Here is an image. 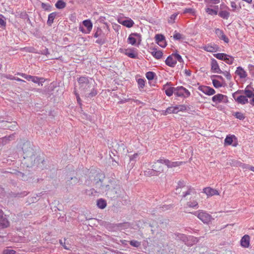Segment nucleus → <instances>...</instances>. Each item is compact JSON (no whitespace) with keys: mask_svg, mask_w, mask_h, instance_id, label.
I'll return each instance as SVG.
<instances>
[{"mask_svg":"<svg viewBox=\"0 0 254 254\" xmlns=\"http://www.w3.org/2000/svg\"><path fill=\"white\" fill-rule=\"evenodd\" d=\"M218 15L220 17L224 19H228L230 16V13L229 10H223L219 11Z\"/></svg>","mask_w":254,"mask_h":254,"instance_id":"nucleus-24","label":"nucleus"},{"mask_svg":"<svg viewBox=\"0 0 254 254\" xmlns=\"http://www.w3.org/2000/svg\"><path fill=\"white\" fill-rule=\"evenodd\" d=\"M138 156V154L136 153H134L133 155H131L129 157V159H130V161L131 162V161H133L134 162H136V160H135V159Z\"/></svg>","mask_w":254,"mask_h":254,"instance_id":"nucleus-61","label":"nucleus"},{"mask_svg":"<svg viewBox=\"0 0 254 254\" xmlns=\"http://www.w3.org/2000/svg\"><path fill=\"white\" fill-rule=\"evenodd\" d=\"M174 235L175 236L176 239L182 241L183 242H185L186 244L187 245H189V244L187 243V241L191 240L193 241L194 242L195 240L196 239V238L193 236H190L188 237L186 235L179 233H175Z\"/></svg>","mask_w":254,"mask_h":254,"instance_id":"nucleus-9","label":"nucleus"},{"mask_svg":"<svg viewBox=\"0 0 254 254\" xmlns=\"http://www.w3.org/2000/svg\"><path fill=\"white\" fill-rule=\"evenodd\" d=\"M234 61V58L231 56L227 55L225 58L224 61L228 64H232Z\"/></svg>","mask_w":254,"mask_h":254,"instance_id":"nucleus-34","label":"nucleus"},{"mask_svg":"<svg viewBox=\"0 0 254 254\" xmlns=\"http://www.w3.org/2000/svg\"><path fill=\"white\" fill-rule=\"evenodd\" d=\"M192 213L204 223L208 224L212 219V216L203 210H198Z\"/></svg>","mask_w":254,"mask_h":254,"instance_id":"nucleus-5","label":"nucleus"},{"mask_svg":"<svg viewBox=\"0 0 254 254\" xmlns=\"http://www.w3.org/2000/svg\"><path fill=\"white\" fill-rule=\"evenodd\" d=\"M79 90L82 96L91 99L98 93L94 80L87 76H82L77 79Z\"/></svg>","mask_w":254,"mask_h":254,"instance_id":"nucleus-1","label":"nucleus"},{"mask_svg":"<svg viewBox=\"0 0 254 254\" xmlns=\"http://www.w3.org/2000/svg\"><path fill=\"white\" fill-rule=\"evenodd\" d=\"M233 98L238 104L244 105L249 102L248 98H247L246 96L243 95H240L236 97H233Z\"/></svg>","mask_w":254,"mask_h":254,"instance_id":"nucleus-16","label":"nucleus"},{"mask_svg":"<svg viewBox=\"0 0 254 254\" xmlns=\"http://www.w3.org/2000/svg\"><path fill=\"white\" fill-rule=\"evenodd\" d=\"M235 74L238 75L240 78H245L247 76V73L244 69L241 66L237 67Z\"/></svg>","mask_w":254,"mask_h":254,"instance_id":"nucleus-18","label":"nucleus"},{"mask_svg":"<svg viewBox=\"0 0 254 254\" xmlns=\"http://www.w3.org/2000/svg\"><path fill=\"white\" fill-rule=\"evenodd\" d=\"M38 54L47 56L50 54L48 49L45 47L44 49L38 52Z\"/></svg>","mask_w":254,"mask_h":254,"instance_id":"nucleus-55","label":"nucleus"},{"mask_svg":"<svg viewBox=\"0 0 254 254\" xmlns=\"http://www.w3.org/2000/svg\"><path fill=\"white\" fill-rule=\"evenodd\" d=\"M122 25L127 27L130 28L134 24V22L131 19L125 20L121 23Z\"/></svg>","mask_w":254,"mask_h":254,"instance_id":"nucleus-30","label":"nucleus"},{"mask_svg":"<svg viewBox=\"0 0 254 254\" xmlns=\"http://www.w3.org/2000/svg\"><path fill=\"white\" fill-rule=\"evenodd\" d=\"M60 243L64 248V249L69 250L70 249V247H68L65 245V242L63 243L62 240H60Z\"/></svg>","mask_w":254,"mask_h":254,"instance_id":"nucleus-64","label":"nucleus"},{"mask_svg":"<svg viewBox=\"0 0 254 254\" xmlns=\"http://www.w3.org/2000/svg\"><path fill=\"white\" fill-rule=\"evenodd\" d=\"M250 237L248 235H244L241 239V245L244 248H248L250 246Z\"/></svg>","mask_w":254,"mask_h":254,"instance_id":"nucleus-19","label":"nucleus"},{"mask_svg":"<svg viewBox=\"0 0 254 254\" xmlns=\"http://www.w3.org/2000/svg\"><path fill=\"white\" fill-rule=\"evenodd\" d=\"M137 84L138 85V88L141 89H143L145 86V80L142 78H139L137 81Z\"/></svg>","mask_w":254,"mask_h":254,"instance_id":"nucleus-38","label":"nucleus"},{"mask_svg":"<svg viewBox=\"0 0 254 254\" xmlns=\"http://www.w3.org/2000/svg\"><path fill=\"white\" fill-rule=\"evenodd\" d=\"M192 194L196 195L194 189L191 187H189L186 191L183 192V197H186L188 195ZM187 205L190 208H197L198 207V202L197 200L195 199V196H194L193 197L191 196L190 198V201H188L187 203Z\"/></svg>","mask_w":254,"mask_h":254,"instance_id":"nucleus-4","label":"nucleus"},{"mask_svg":"<svg viewBox=\"0 0 254 254\" xmlns=\"http://www.w3.org/2000/svg\"><path fill=\"white\" fill-rule=\"evenodd\" d=\"M173 38L176 40H181L185 39V36L175 31L173 35Z\"/></svg>","mask_w":254,"mask_h":254,"instance_id":"nucleus-32","label":"nucleus"},{"mask_svg":"<svg viewBox=\"0 0 254 254\" xmlns=\"http://www.w3.org/2000/svg\"><path fill=\"white\" fill-rule=\"evenodd\" d=\"M171 113H178L175 107H169L168 108L166 109V110L164 111V113L163 114L164 115H167L168 114H171Z\"/></svg>","mask_w":254,"mask_h":254,"instance_id":"nucleus-28","label":"nucleus"},{"mask_svg":"<svg viewBox=\"0 0 254 254\" xmlns=\"http://www.w3.org/2000/svg\"><path fill=\"white\" fill-rule=\"evenodd\" d=\"M242 94H244V90H238L232 94V96L236 97Z\"/></svg>","mask_w":254,"mask_h":254,"instance_id":"nucleus-58","label":"nucleus"},{"mask_svg":"<svg viewBox=\"0 0 254 254\" xmlns=\"http://www.w3.org/2000/svg\"><path fill=\"white\" fill-rule=\"evenodd\" d=\"M230 8L229 7L225 4L224 3H222L220 5V11H223V10H229Z\"/></svg>","mask_w":254,"mask_h":254,"instance_id":"nucleus-57","label":"nucleus"},{"mask_svg":"<svg viewBox=\"0 0 254 254\" xmlns=\"http://www.w3.org/2000/svg\"><path fill=\"white\" fill-rule=\"evenodd\" d=\"M175 91V95L178 97L188 98L190 95V92L182 86L176 87Z\"/></svg>","mask_w":254,"mask_h":254,"instance_id":"nucleus-6","label":"nucleus"},{"mask_svg":"<svg viewBox=\"0 0 254 254\" xmlns=\"http://www.w3.org/2000/svg\"><path fill=\"white\" fill-rule=\"evenodd\" d=\"M31 81L35 83L42 85V83L44 82V78L39 77L36 76H33Z\"/></svg>","mask_w":254,"mask_h":254,"instance_id":"nucleus-31","label":"nucleus"},{"mask_svg":"<svg viewBox=\"0 0 254 254\" xmlns=\"http://www.w3.org/2000/svg\"><path fill=\"white\" fill-rule=\"evenodd\" d=\"M205 11L208 14L213 15H217L218 14L217 10L213 9H211L210 8H207L205 9Z\"/></svg>","mask_w":254,"mask_h":254,"instance_id":"nucleus-41","label":"nucleus"},{"mask_svg":"<svg viewBox=\"0 0 254 254\" xmlns=\"http://www.w3.org/2000/svg\"><path fill=\"white\" fill-rule=\"evenodd\" d=\"M104 177L102 174H97L94 178V184L96 185V190H95L94 189H91L89 191H91V193H88L86 191V193L88 194H94L97 192H100L101 191L104 192V191H106L110 189V186L108 185H103V178Z\"/></svg>","mask_w":254,"mask_h":254,"instance_id":"nucleus-3","label":"nucleus"},{"mask_svg":"<svg viewBox=\"0 0 254 254\" xmlns=\"http://www.w3.org/2000/svg\"><path fill=\"white\" fill-rule=\"evenodd\" d=\"M225 99L227 100V96L221 94H216L213 96L212 98V101L215 103H226V101Z\"/></svg>","mask_w":254,"mask_h":254,"instance_id":"nucleus-14","label":"nucleus"},{"mask_svg":"<svg viewBox=\"0 0 254 254\" xmlns=\"http://www.w3.org/2000/svg\"><path fill=\"white\" fill-rule=\"evenodd\" d=\"M233 116H234L237 119H239L240 120H244L245 119V116L241 112H235L233 114Z\"/></svg>","mask_w":254,"mask_h":254,"instance_id":"nucleus-36","label":"nucleus"},{"mask_svg":"<svg viewBox=\"0 0 254 254\" xmlns=\"http://www.w3.org/2000/svg\"><path fill=\"white\" fill-rule=\"evenodd\" d=\"M2 18L0 17V27L5 29L6 27L5 18L2 15H0Z\"/></svg>","mask_w":254,"mask_h":254,"instance_id":"nucleus-43","label":"nucleus"},{"mask_svg":"<svg viewBox=\"0 0 254 254\" xmlns=\"http://www.w3.org/2000/svg\"><path fill=\"white\" fill-rule=\"evenodd\" d=\"M57 8L62 9L65 7L66 3L62 0H58L55 4Z\"/></svg>","mask_w":254,"mask_h":254,"instance_id":"nucleus-26","label":"nucleus"},{"mask_svg":"<svg viewBox=\"0 0 254 254\" xmlns=\"http://www.w3.org/2000/svg\"><path fill=\"white\" fill-rule=\"evenodd\" d=\"M239 166L241 167V168H242L244 169H249L250 170V168L252 167V166H250L248 164H245V163H240Z\"/></svg>","mask_w":254,"mask_h":254,"instance_id":"nucleus-59","label":"nucleus"},{"mask_svg":"<svg viewBox=\"0 0 254 254\" xmlns=\"http://www.w3.org/2000/svg\"><path fill=\"white\" fill-rule=\"evenodd\" d=\"M22 149L23 152V158L25 160V163L27 164L28 167L38 166L40 163L43 164L44 159L40 156L36 157L33 146L29 142H24L23 144Z\"/></svg>","mask_w":254,"mask_h":254,"instance_id":"nucleus-2","label":"nucleus"},{"mask_svg":"<svg viewBox=\"0 0 254 254\" xmlns=\"http://www.w3.org/2000/svg\"><path fill=\"white\" fill-rule=\"evenodd\" d=\"M214 56L219 60L224 61L225 58L227 56V54L224 53H217L214 54Z\"/></svg>","mask_w":254,"mask_h":254,"instance_id":"nucleus-40","label":"nucleus"},{"mask_svg":"<svg viewBox=\"0 0 254 254\" xmlns=\"http://www.w3.org/2000/svg\"><path fill=\"white\" fill-rule=\"evenodd\" d=\"M185 186V183L183 181H180L178 184V187L176 189V193H180L179 188H184Z\"/></svg>","mask_w":254,"mask_h":254,"instance_id":"nucleus-39","label":"nucleus"},{"mask_svg":"<svg viewBox=\"0 0 254 254\" xmlns=\"http://www.w3.org/2000/svg\"><path fill=\"white\" fill-rule=\"evenodd\" d=\"M245 96L246 98H252L254 96V89L253 90L249 89V86H247L244 90Z\"/></svg>","mask_w":254,"mask_h":254,"instance_id":"nucleus-21","label":"nucleus"},{"mask_svg":"<svg viewBox=\"0 0 254 254\" xmlns=\"http://www.w3.org/2000/svg\"><path fill=\"white\" fill-rule=\"evenodd\" d=\"M0 224L3 227L6 228L9 226V223L6 218H5V217H4L2 216H0Z\"/></svg>","mask_w":254,"mask_h":254,"instance_id":"nucleus-27","label":"nucleus"},{"mask_svg":"<svg viewBox=\"0 0 254 254\" xmlns=\"http://www.w3.org/2000/svg\"><path fill=\"white\" fill-rule=\"evenodd\" d=\"M224 74V75L227 78V79L230 80L231 79V75L230 73L229 72L225 71H222L221 73Z\"/></svg>","mask_w":254,"mask_h":254,"instance_id":"nucleus-60","label":"nucleus"},{"mask_svg":"<svg viewBox=\"0 0 254 254\" xmlns=\"http://www.w3.org/2000/svg\"><path fill=\"white\" fill-rule=\"evenodd\" d=\"M211 79L213 85L215 88H217L223 86V84L219 80H216L215 79H213V78Z\"/></svg>","mask_w":254,"mask_h":254,"instance_id":"nucleus-37","label":"nucleus"},{"mask_svg":"<svg viewBox=\"0 0 254 254\" xmlns=\"http://www.w3.org/2000/svg\"><path fill=\"white\" fill-rule=\"evenodd\" d=\"M183 13L184 14L190 13V14H194L195 13V11H194V9H193V8H188L185 9L184 10Z\"/></svg>","mask_w":254,"mask_h":254,"instance_id":"nucleus-54","label":"nucleus"},{"mask_svg":"<svg viewBox=\"0 0 254 254\" xmlns=\"http://www.w3.org/2000/svg\"><path fill=\"white\" fill-rule=\"evenodd\" d=\"M74 94H75V95L76 96V99H77L78 103L79 104L81 105V99L80 98L79 93H77L76 90H75L74 91Z\"/></svg>","mask_w":254,"mask_h":254,"instance_id":"nucleus-63","label":"nucleus"},{"mask_svg":"<svg viewBox=\"0 0 254 254\" xmlns=\"http://www.w3.org/2000/svg\"><path fill=\"white\" fill-rule=\"evenodd\" d=\"M126 55H127L128 57L136 59L137 57V53L135 52L133 50H130L129 52H126Z\"/></svg>","mask_w":254,"mask_h":254,"instance_id":"nucleus-35","label":"nucleus"},{"mask_svg":"<svg viewBox=\"0 0 254 254\" xmlns=\"http://www.w3.org/2000/svg\"><path fill=\"white\" fill-rule=\"evenodd\" d=\"M129 244L131 246L136 247V248L139 247L141 245L140 242H139L137 241H136V240H131V241H129Z\"/></svg>","mask_w":254,"mask_h":254,"instance_id":"nucleus-47","label":"nucleus"},{"mask_svg":"<svg viewBox=\"0 0 254 254\" xmlns=\"http://www.w3.org/2000/svg\"><path fill=\"white\" fill-rule=\"evenodd\" d=\"M97 206L101 209H104L106 207L107 203L105 200L100 198L97 200Z\"/></svg>","mask_w":254,"mask_h":254,"instance_id":"nucleus-25","label":"nucleus"},{"mask_svg":"<svg viewBox=\"0 0 254 254\" xmlns=\"http://www.w3.org/2000/svg\"><path fill=\"white\" fill-rule=\"evenodd\" d=\"M57 15V12H54L50 13L48 16V19L47 20V24L49 26H51L54 22V20Z\"/></svg>","mask_w":254,"mask_h":254,"instance_id":"nucleus-22","label":"nucleus"},{"mask_svg":"<svg viewBox=\"0 0 254 254\" xmlns=\"http://www.w3.org/2000/svg\"><path fill=\"white\" fill-rule=\"evenodd\" d=\"M198 90L207 95H212L215 93V91L212 88L204 85L199 86Z\"/></svg>","mask_w":254,"mask_h":254,"instance_id":"nucleus-10","label":"nucleus"},{"mask_svg":"<svg viewBox=\"0 0 254 254\" xmlns=\"http://www.w3.org/2000/svg\"><path fill=\"white\" fill-rule=\"evenodd\" d=\"M14 138V134H12L8 136H5L4 137L0 138V141L1 140L2 142H4V143H6L7 141L13 139Z\"/></svg>","mask_w":254,"mask_h":254,"instance_id":"nucleus-45","label":"nucleus"},{"mask_svg":"<svg viewBox=\"0 0 254 254\" xmlns=\"http://www.w3.org/2000/svg\"><path fill=\"white\" fill-rule=\"evenodd\" d=\"M16 74L21 76L22 77L24 78L25 79L29 81L31 80L33 77L32 75H27L23 73L18 72Z\"/></svg>","mask_w":254,"mask_h":254,"instance_id":"nucleus-46","label":"nucleus"},{"mask_svg":"<svg viewBox=\"0 0 254 254\" xmlns=\"http://www.w3.org/2000/svg\"><path fill=\"white\" fill-rule=\"evenodd\" d=\"M83 25L87 28V30L85 31L83 27H80L79 29L81 31L85 33H89L92 30V23L90 20H85L83 21Z\"/></svg>","mask_w":254,"mask_h":254,"instance_id":"nucleus-13","label":"nucleus"},{"mask_svg":"<svg viewBox=\"0 0 254 254\" xmlns=\"http://www.w3.org/2000/svg\"><path fill=\"white\" fill-rule=\"evenodd\" d=\"M176 87H171L168 88L165 90V93L168 96H171L173 93L175 95Z\"/></svg>","mask_w":254,"mask_h":254,"instance_id":"nucleus-33","label":"nucleus"},{"mask_svg":"<svg viewBox=\"0 0 254 254\" xmlns=\"http://www.w3.org/2000/svg\"><path fill=\"white\" fill-rule=\"evenodd\" d=\"M211 70L212 72L217 73H221L222 71L220 69L218 64L216 60L212 59L211 61Z\"/></svg>","mask_w":254,"mask_h":254,"instance_id":"nucleus-12","label":"nucleus"},{"mask_svg":"<svg viewBox=\"0 0 254 254\" xmlns=\"http://www.w3.org/2000/svg\"><path fill=\"white\" fill-rule=\"evenodd\" d=\"M41 7L45 11H50L52 9V6L49 4L45 3L44 2L42 3Z\"/></svg>","mask_w":254,"mask_h":254,"instance_id":"nucleus-44","label":"nucleus"},{"mask_svg":"<svg viewBox=\"0 0 254 254\" xmlns=\"http://www.w3.org/2000/svg\"><path fill=\"white\" fill-rule=\"evenodd\" d=\"M150 52L153 57L156 59H160L163 56V53L161 51L157 50L156 48H150Z\"/></svg>","mask_w":254,"mask_h":254,"instance_id":"nucleus-17","label":"nucleus"},{"mask_svg":"<svg viewBox=\"0 0 254 254\" xmlns=\"http://www.w3.org/2000/svg\"><path fill=\"white\" fill-rule=\"evenodd\" d=\"M172 55H173L174 58L176 60V61H178L180 63L183 62V59L182 58L181 56L179 54H178L177 53H175V54H172Z\"/></svg>","mask_w":254,"mask_h":254,"instance_id":"nucleus-50","label":"nucleus"},{"mask_svg":"<svg viewBox=\"0 0 254 254\" xmlns=\"http://www.w3.org/2000/svg\"><path fill=\"white\" fill-rule=\"evenodd\" d=\"M102 31L101 28H97L96 31L94 34V37L97 38L98 37L101 36V35L102 34Z\"/></svg>","mask_w":254,"mask_h":254,"instance_id":"nucleus-52","label":"nucleus"},{"mask_svg":"<svg viewBox=\"0 0 254 254\" xmlns=\"http://www.w3.org/2000/svg\"><path fill=\"white\" fill-rule=\"evenodd\" d=\"M178 14L175 13L171 15V16L168 19V22L171 23H173L175 22V19L176 18Z\"/></svg>","mask_w":254,"mask_h":254,"instance_id":"nucleus-53","label":"nucleus"},{"mask_svg":"<svg viewBox=\"0 0 254 254\" xmlns=\"http://www.w3.org/2000/svg\"><path fill=\"white\" fill-rule=\"evenodd\" d=\"M156 43L161 47L165 48L167 43L165 37L162 34H156L155 36Z\"/></svg>","mask_w":254,"mask_h":254,"instance_id":"nucleus-11","label":"nucleus"},{"mask_svg":"<svg viewBox=\"0 0 254 254\" xmlns=\"http://www.w3.org/2000/svg\"><path fill=\"white\" fill-rule=\"evenodd\" d=\"M183 163V162H178V161H176V162H171V161L170 167V168H173V167H175L179 166L182 165Z\"/></svg>","mask_w":254,"mask_h":254,"instance_id":"nucleus-51","label":"nucleus"},{"mask_svg":"<svg viewBox=\"0 0 254 254\" xmlns=\"http://www.w3.org/2000/svg\"><path fill=\"white\" fill-rule=\"evenodd\" d=\"M176 110L177 111V113L179 111H184L187 110V107L185 105H180L179 106H176Z\"/></svg>","mask_w":254,"mask_h":254,"instance_id":"nucleus-49","label":"nucleus"},{"mask_svg":"<svg viewBox=\"0 0 254 254\" xmlns=\"http://www.w3.org/2000/svg\"><path fill=\"white\" fill-rule=\"evenodd\" d=\"M236 139V137L234 135H227L225 139V144L227 145H231L232 144L233 139Z\"/></svg>","mask_w":254,"mask_h":254,"instance_id":"nucleus-23","label":"nucleus"},{"mask_svg":"<svg viewBox=\"0 0 254 254\" xmlns=\"http://www.w3.org/2000/svg\"><path fill=\"white\" fill-rule=\"evenodd\" d=\"M248 69L250 74L252 76L254 77V65L252 64H249L248 65Z\"/></svg>","mask_w":254,"mask_h":254,"instance_id":"nucleus-56","label":"nucleus"},{"mask_svg":"<svg viewBox=\"0 0 254 254\" xmlns=\"http://www.w3.org/2000/svg\"><path fill=\"white\" fill-rule=\"evenodd\" d=\"M165 63L167 65L173 67L177 64V61L174 58L172 54L171 55L168 57L165 61Z\"/></svg>","mask_w":254,"mask_h":254,"instance_id":"nucleus-20","label":"nucleus"},{"mask_svg":"<svg viewBox=\"0 0 254 254\" xmlns=\"http://www.w3.org/2000/svg\"><path fill=\"white\" fill-rule=\"evenodd\" d=\"M173 208V205L169 204V205H163L162 206L160 207L159 209H160V211H165L167 210H169Z\"/></svg>","mask_w":254,"mask_h":254,"instance_id":"nucleus-48","label":"nucleus"},{"mask_svg":"<svg viewBox=\"0 0 254 254\" xmlns=\"http://www.w3.org/2000/svg\"><path fill=\"white\" fill-rule=\"evenodd\" d=\"M137 41H138V45L140 44L141 41V36L140 34L132 33L129 35L127 39L128 43L132 45H135Z\"/></svg>","mask_w":254,"mask_h":254,"instance_id":"nucleus-7","label":"nucleus"},{"mask_svg":"<svg viewBox=\"0 0 254 254\" xmlns=\"http://www.w3.org/2000/svg\"><path fill=\"white\" fill-rule=\"evenodd\" d=\"M155 76V73L152 71H148L146 73V77L149 80H151L154 79Z\"/></svg>","mask_w":254,"mask_h":254,"instance_id":"nucleus-42","label":"nucleus"},{"mask_svg":"<svg viewBox=\"0 0 254 254\" xmlns=\"http://www.w3.org/2000/svg\"><path fill=\"white\" fill-rule=\"evenodd\" d=\"M152 169H147L144 171V175L147 177L158 176V173H162V170L161 168H157L156 165H153Z\"/></svg>","mask_w":254,"mask_h":254,"instance_id":"nucleus-8","label":"nucleus"},{"mask_svg":"<svg viewBox=\"0 0 254 254\" xmlns=\"http://www.w3.org/2000/svg\"><path fill=\"white\" fill-rule=\"evenodd\" d=\"M203 192L208 196H212L214 195H219V193L217 190L210 187L205 188L203 189Z\"/></svg>","mask_w":254,"mask_h":254,"instance_id":"nucleus-15","label":"nucleus"},{"mask_svg":"<svg viewBox=\"0 0 254 254\" xmlns=\"http://www.w3.org/2000/svg\"><path fill=\"white\" fill-rule=\"evenodd\" d=\"M219 47L217 45L210 46L208 45L205 47V50L209 52H215L218 51Z\"/></svg>","mask_w":254,"mask_h":254,"instance_id":"nucleus-29","label":"nucleus"},{"mask_svg":"<svg viewBox=\"0 0 254 254\" xmlns=\"http://www.w3.org/2000/svg\"><path fill=\"white\" fill-rule=\"evenodd\" d=\"M3 254H15V251L13 250L6 249L3 251Z\"/></svg>","mask_w":254,"mask_h":254,"instance_id":"nucleus-62","label":"nucleus"}]
</instances>
